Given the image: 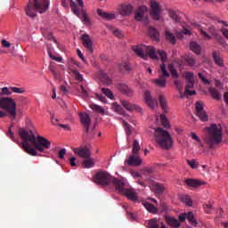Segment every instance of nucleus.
Returning <instances> with one entry per match:
<instances>
[{
    "label": "nucleus",
    "instance_id": "nucleus-21",
    "mask_svg": "<svg viewBox=\"0 0 228 228\" xmlns=\"http://www.w3.org/2000/svg\"><path fill=\"white\" fill-rule=\"evenodd\" d=\"M147 227L148 228H167V226H165V224H163V222L159 221L157 219H151L150 221H148Z\"/></svg>",
    "mask_w": 228,
    "mask_h": 228
},
{
    "label": "nucleus",
    "instance_id": "nucleus-13",
    "mask_svg": "<svg viewBox=\"0 0 228 228\" xmlns=\"http://www.w3.org/2000/svg\"><path fill=\"white\" fill-rule=\"evenodd\" d=\"M196 115L202 122H208V114L204 110V104L202 102H197L195 104Z\"/></svg>",
    "mask_w": 228,
    "mask_h": 228
},
{
    "label": "nucleus",
    "instance_id": "nucleus-3",
    "mask_svg": "<svg viewBox=\"0 0 228 228\" xmlns=\"http://www.w3.org/2000/svg\"><path fill=\"white\" fill-rule=\"evenodd\" d=\"M204 142L213 149L214 145H218L222 142V126L211 124L207 127V133L204 137Z\"/></svg>",
    "mask_w": 228,
    "mask_h": 228
},
{
    "label": "nucleus",
    "instance_id": "nucleus-27",
    "mask_svg": "<svg viewBox=\"0 0 228 228\" xmlns=\"http://www.w3.org/2000/svg\"><path fill=\"white\" fill-rule=\"evenodd\" d=\"M142 206H144L149 213H152L153 215H156V213H158V208L150 202L142 201Z\"/></svg>",
    "mask_w": 228,
    "mask_h": 228
},
{
    "label": "nucleus",
    "instance_id": "nucleus-58",
    "mask_svg": "<svg viewBox=\"0 0 228 228\" xmlns=\"http://www.w3.org/2000/svg\"><path fill=\"white\" fill-rule=\"evenodd\" d=\"M200 33L201 37H203V38H207L208 40H211V36H209V34H208V32H206L204 29L200 28Z\"/></svg>",
    "mask_w": 228,
    "mask_h": 228
},
{
    "label": "nucleus",
    "instance_id": "nucleus-18",
    "mask_svg": "<svg viewBox=\"0 0 228 228\" xmlns=\"http://www.w3.org/2000/svg\"><path fill=\"white\" fill-rule=\"evenodd\" d=\"M125 163H127L129 167H140L142 164V159H140V156L137 154H132L127 160L125 161Z\"/></svg>",
    "mask_w": 228,
    "mask_h": 228
},
{
    "label": "nucleus",
    "instance_id": "nucleus-49",
    "mask_svg": "<svg viewBox=\"0 0 228 228\" xmlns=\"http://www.w3.org/2000/svg\"><path fill=\"white\" fill-rule=\"evenodd\" d=\"M123 126L125 127L126 133L127 136H131L132 131H131V126L127 124V121L123 120Z\"/></svg>",
    "mask_w": 228,
    "mask_h": 228
},
{
    "label": "nucleus",
    "instance_id": "nucleus-32",
    "mask_svg": "<svg viewBox=\"0 0 228 228\" xmlns=\"http://www.w3.org/2000/svg\"><path fill=\"white\" fill-rule=\"evenodd\" d=\"M82 167H84V168H94V167H95V163L94 162V159L89 157L83 160Z\"/></svg>",
    "mask_w": 228,
    "mask_h": 228
},
{
    "label": "nucleus",
    "instance_id": "nucleus-33",
    "mask_svg": "<svg viewBox=\"0 0 228 228\" xmlns=\"http://www.w3.org/2000/svg\"><path fill=\"white\" fill-rule=\"evenodd\" d=\"M165 37L167 42H170V44L175 45V42H176L175 36H174V34H172L170 30H166Z\"/></svg>",
    "mask_w": 228,
    "mask_h": 228
},
{
    "label": "nucleus",
    "instance_id": "nucleus-5",
    "mask_svg": "<svg viewBox=\"0 0 228 228\" xmlns=\"http://www.w3.org/2000/svg\"><path fill=\"white\" fill-rule=\"evenodd\" d=\"M94 179L96 184H100L101 186H108L109 188L114 186L115 190L121 181V179L111 176V175L106 171H100L96 173Z\"/></svg>",
    "mask_w": 228,
    "mask_h": 228
},
{
    "label": "nucleus",
    "instance_id": "nucleus-50",
    "mask_svg": "<svg viewBox=\"0 0 228 228\" xmlns=\"http://www.w3.org/2000/svg\"><path fill=\"white\" fill-rule=\"evenodd\" d=\"M198 76H199L200 81H202L203 85H206V86L211 85V83L209 82V80H208V79L206 78V76L204 75V73H198Z\"/></svg>",
    "mask_w": 228,
    "mask_h": 228
},
{
    "label": "nucleus",
    "instance_id": "nucleus-14",
    "mask_svg": "<svg viewBox=\"0 0 228 228\" xmlns=\"http://www.w3.org/2000/svg\"><path fill=\"white\" fill-rule=\"evenodd\" d=\"M73 152L79 156V158H83L84 159H88L92 156V152L90 151V149L87 147H78V148H74Z\"/></svg>",
    "mask_w": 228,
    "mask_h": 228
},
{
    "label": "nucleus",
    "instance_id": "nucleus-23",
    "mask_svg": "<svg viewBox=\"0 0 228 228\" xmlns=\"http://www.w3.org/2000/svg\"><path fill=\"white\" fill-rule=\"evenodd\" d=\"M97 13L100 17L105 19V20H113V19H116L115 13L106 12L101 9L97 10Z\"/></svg>",
    "mask_w": 228,
    "mask_h": 228
},
{
    "label": "nucleus",
    "instance_id": "nucleus-15",
    "mask_svg": "<svg viewBox=\"0 0 228 228\" xmlns=\"http://www.w3.org/2000/svg\"><path fill=\"white\" fill-rule=\"evenodd\" d=\"M79 117L81 124H83L86 129L85 131L86 134H88V133H90V124H92V118H90V115L87 113H79Z\"/></svg>",
    "mask_w": 228,
    "mask_h": 228
},
{
    "label": "nucleus",
    "instance_id": "nucleus-57",
    "mask_svg": "<svg viewBox=\"0 0 228 228\" xmlns=\"http://www.w3.org/2000/svg\"><path fill=\"white\" fill-rule=\"evenodd\" d=\"M12 90L14 92V94H24V92H26L24 87H12Z\"/></svg>",
    "mask_w": 228,
    "mask_h": 228
},
{
    "label": "nucleus",
    "instance_id": "nucleus-39",
    "mask_svg": "<svg viewBox=\"0 0 228 228\" xmlns=\"http://www.w3.org/2000/svg\"><path fill=\"white\" fill-rule=\"evenodd\" d=\"M78 92H79L80 95L82 97H84V99L88 98V96L90 95V92L85 86H80V89H78Z\"/></svg>",
    "mask_w": 228,
    "mask_h": 228
},
{
    "label": "nucleus",
    "instance_id": "nucleus-17",
    "mask_svg": "<svg viewBox=\"0 0 228 228\" xmlns=\"http://www.w3.org/2000/svg\"><path fill=\"white\" fill-rule=\"evenodd\" d=\"M96 77H98V79H100V81L102 83H103V85H113V79H111L108 74H106L105 72H103L102 70H100L96 73Z\"/></svg>",
    "mask_w": 228,
    "mask_h": 228
},
{
    "label": "nucleus",
    "instance_id": "nucleus-55",
    "mask_svg": "<svg viewBox=\"0 0 228 228\" xmlns=\"http://www.w3.org/2000/svg\"><path fill=\"white\" fill-rule=\"evenodd\" d=\"M151 174H154L152 167H146L142 170V175H151Z\"/></svg>",
    "mask_w": 228,
    "mask_h": 228
},
{
    "label": "nucleus",
    "instance_id": "nucleus-1",
    "mask_svg": "<svg viewBox=\"0 0 228 228\" xmlns=\"http://www.w3.org/2000/svg\"><path fill=\"white\" fill-rule=\"evenodd\" d=\"M19 134L22 140L21 147L29 156H42L38 152L51 149V142L41 135L37 137L33 130L20 128Z\"/></svg>",
    "mask_w": 228,
    "mask_h": 228
},
{
    "label": "nucleus",
    "instance_id": "nucleus-6",
    "mask_svg": "<svg viewBox=\"0 0 228 228\" xmlns=\"http://www.w3.org/2000/svg\"><path fill=\"white\" fill-rule=\"evenodd\" d=\"M155 140L157 143H159L161 149L164 151H168V149H172V145H174V141H172V136L167 130H164L161 127H158L155 129Z\"/></svg>",
    "mask_w": 228,
    "mask_h": 228
},
{
    "label": "nucleus",
    "instance_id": "nucleus-47",
    "mask_svg": "<svg viewBox=\"0 0 228 228\" xmlns=\"http://www.w3.org/2000/svg\"><path fill=\"white\" fill-rule=\"evenodd\" d=\"M160 120L164 127H170V123L168 122V119H167V116H165V114L160 115Z\"/></svg>",
    "mask_w": 228,
    "mask_h": 228
},
{
    "label": "nucleus",
    "instance_id": "nucleus-34",
    "mask_svg": "<svg viewBox=\"0 0 228 228\" xmlns=\"http://www.w3.org/2000/svg\"><path fill=\"white\" fill-rule=\"evenodd\" d=\"M190 48L192 50V53H195V54H200V45L197 42H191Z\"/></svg>",
    "mask_w": 228,
    "mask_h": 228
},
{
    "label": "nucleus",
    "instance_id": "nucleus-35",
    "mask_svg": "<svg viewBox=\"0 0 228 228\" xmlns=\"http://www.w3.org/2000/svg\"><path fill=\"white\" fill-rule=\"evenodd\" d=\"M152 190L158 195H161V193H163V191H165V186L163 184H159V183H154Z\"/></svg>",
    "mask_w": 228,
    "mask_h": 228
},
{
    "label": "nucleus",
    "instance_id": "nucleus-63",
    "mask_svg": "<svg viewBox=\"0 0 228 228\" xmlns=\"http://www.w3.org/2000/svg\"><path fill=\"white\" fill-rule=\"evenodd\" d=\"M65 154H67V150L65 148L59 151V158L60 159H63L65 158Z\"/></svg>",
    "mask_w": 228,
    "mask_h": 228
},
{
    "label": "nucleus",
    "instance_id": "nucleus-61",
    "mask_svg": "<svg viewBox=\"0 0 228 228\" xmlns=\"http://www.w3.org/2000/svg\"><path fill=\"white\" fill-rule=\"evenodd\" d=\"M203 208H204L206 213L209 214V213H211V209H213V205H211V204H204Z\"/></svg>",
    "mask_w": 228,
    "mask_h": 228
},
{
    "label": "nucleus",
    "instance_id": "nucleus-16",
    "mask_svg": "<svg viewBox=\"0 0 228 228\" xmlns=\"http://www.w3.org/2000/svg\"><path fill=\"white\" fill-rule=\"evenodd\" d=\"M143 99H144L147 106H149V108H151L153 110V108L158 106V100H156V98L152 97L150 91L144 92Z\"/></svg>",
    "mask_w": 228,
    "mask_h": 228
},
{
    "label": "nucleus",
    "instance_id": "nucleus-41",
    "mask_svg": "<svg viewBox=\"0 0 228 228\" xmlns=\"http://www.w3.org/2000/svg\"><path fill=\"white\" fill-rule=\"evenodd\" d=\"M140 152V142L138 140H134L133 143L132 154H138Z\"/></svg>",
    "mask_w": 228,
    "mask_h": 228
},
{
    "label": "nucleus",
    "instance_id": "nucleus-38",
    "mask_svg": "<svg viewBox=\"0 0 228 228\" xmlns=\"http://www.w3.org/2000/svg\"><path fill=\"white\" fill-rule=\"evenodd\" d=\"M186 218L189 220L190 224L192 225H197V219H195V216L193 215V212H188L186 214Z\"/></svg>",
    "mask_w": 228,
    "mask_h": 228
},
{
    "label": "nucleus",
    "instance_id": "nucleus-51",
    "mask_svg": "<svg viewBox=\"0 0 228 228\" xmlns=\"http://www.w3.org/2000/svg\"><path fill=\"white\" fill-rule=\"evenodd\" d=\"M58 94L60 95H67L69 94V88L66 86L58 87Z\"/></svg>",
    "mask_w": 228,
    "mask_h": 228
},
{
    "label": "nucleus",
    "instance_id": "nucleus-31",
    "mask_svg": "<svg viewBox=\"0 0 228 228\" xmlns=\"http://www.w3.org/2000/svg\"><path fill=\"white\" fill-rule=\"evenodd\" d=\"M150 37L156 42L159 41V32L153 27H150Z\"/></svg>",
    "mask_w": 228,
    "mask_h": 228
},
{
    "label": "nucleus",
    "instance_id": "nucleus-48",
    "mask_svg": "<svg viewBox=\"0 0 228 228\" xmlns=\"http://www.w3.org/2000/svg\"><path fill=\"white\" fill-rule=\"evenodd\" d=\"M12 87H3L0 92V95H12Z\"/></svg>",
    "mask_w": 228,
    "mask_h": 228
},
{
    "label": "nucleus",
    "instance_id": "nucleus-29",
    "mask_svg": "<svg viewBox=\"0 0 228 228\" xmlns=\"http://www.w3.org/2000/svg\"><path fill=\"white\" fill-rule=\"evenodd\" d=\"M185 184H187V186H191V188H199V186H202V183L200 181L193 179L185 180Z\"/></svg>",
    "mask_w": 228,
    "mask_h": 228
},
{
    "label": "nucleus",
    "instance_id": "nucleus-60",
    "mask_svg": "<svg viewBox=\"0 0 228 228\" xmlns=\"http://www.w3.org/2000/svg\"><path fill=\"white\" fill-rule=\"evenodd\" d=\"M48 55L52 60H54L55 61H59L61 62L62 61V58L61 57H56L54 55H53V53H51V51H48Z\"/></svg>",
    "mask_w": 228,
    "mask_h": 228
},
{
    "label": "nucleus",
    "instance_id": "nucleus-43",
    "mask_svg": "<svg viewBox=\"0 0 228 228\" xmlns=\"http://www.w3.org/2000/svg\"><path fill=\"white\" fill-rule=\"evenodd\" d=\"M102 94H104V95H106L109 99H114L115 95H113V92H111V90L103 87L102 88Z\"/></svg>",
    "mask_w": 228,
    "mask_h": 228
},
{
    "label": "nucleus",
    "instance_id": "nucleus-37",
    "mask_svg": "<svg viewBox=\"0 0 228 228\" xmlns=\"http://www.w3.org/2000/svg\"><path fill=\"white\" fill-rule=\"evenodd\" d=\"M112 110L118 115H124V110L122 109V106L117 102L112 103Z\"/></svg>",
    "mask_w": 228,
    "mask_h": 228
},
{
    "label": "nucleus",
    "instance_id": "nucleus-45",
    "mask_svg": "<svg viewBox=\"0 0 228 228\" xmlns=\"http://www.w3.org/2000/svg\"><path fill=\"white\" fill-rule=\"evenodd\" d=\"M82 22L87 26H90V18L88 17V14L85 12V11H82Z\"/></svg>",
    "mask_w": 228,
    "mask_h": 228
},
{
    "label": "nucleus",
    "instance_id": "nucleus-20",
    "mask_svg": "<svg viewBox=\"0 0 228 228\" xmlns=\"http://www.w3.org/2000/svg\"><path fill=\"white\" fill-rule=\"evenodd\" d=\"M212 58L217 67H224V56L220 53L214 51L212 53Z\"/></svg>",
    "mask_w": 228,
    "mask_h": 228
},
{
    "label": "nucleus",
    "instance_id": "nucleus-64",
    "mask_svg": "<svg viewBox=\"0 0 228 228\" xmlns=\"http://www.w3.org/2000/svg\"><path fill=\"white\" fill-rule=\"evenodd\" d=\"M74 15H77V17H79L80 13H79V7L77 5L76 7H74L73 9H71Z\"/></svg>",
    "mask_w": 228,
    "mask_h": 228
},
{
    "label": "nucleus",
    "instance_id": "nucleus-26",
    "mask_svg": "<svg viewBox=\"0 0 228 228\" xmlns=\"http://www.w3.org/2000/svg\"><path fill=\"white\" fill-rule=\"evenodd\" d=\"M166 221L170 225V227H181V223L175 217H166Z\"/></svg>",
    "mask_w": 228,
    "mask_h": 228
},
{
    "label": "nucleus",
    "instance_id": "nucleus-53",
    "mask_svg": "<svg viewBox=\"0 0 228 228\" xmlns=\"http://www.w3.org/2000/svg\"><path fill=\"white\" fill-rule=\"evenodd\" d=\"M185 61L190 65V67H193L195 65V60L191 56H185Z\"/></svg>",
    "mask_w": 228,
    "mask_h": 228
},
{
    "label": "nucleus",
    "instance_id": "nucleus-2",
    "mask_svg": "<svg viewBox=\"0 0 228 228\" xmlns=\"http://www.w3.org/2000/svg\"><path fill=\"white\" fill-rule=\"evenodd\" d=\"M133 51L137 54V56H140V58H142V60H147V58H151L152 60H158V54L159 58L161 59V61H167V53L163 50H159L156 53V49L153 48V46H147L145 45H139L133 47Z\"/></svg>",
    "mask_w": 228,
    "mask_h": 228
},
{
    "label": "nucleus",
    "instance_id": "nucleus-7",
    "mask_svg": "<svg viewBox=\"0 0 228 228\" xmlns=\"http://www.w3.org/2000/svg\"><path fill=\"white\" fill-rule=\"evenodd\" d=\"M116 191H118L121 195H125L126 199L132 200V202H138V194L134 191V189H127V183L126 179L121 178L120 183H118Z\"/></svg>",
    "mask_w": 228,
    "mask_h": 228
},
{
    "label": "nucleus",
    "instance_id": "nucleus-62",
    "mask_svg": "<svg viewBox=\"0 0 228 228\" xmlns=\"http://www.w3.org/2000/svg\"><path fill=\"white\" fill-rule=\"evenodd\" d=\"M2 47H4L5 49H10L12 44L10 42L6 41V39H3L2 42Z\"/></svg>",
    "mask_w": 228,
    "mask_h": 228
},
{
    "label": "nucleus",
    "instance_id": "nucleus-52",
    "mask_svg": "<svg viewBox=\"0 0 228 228\" xmlns=\"http://www.w3.org/2000/svg\"><path fill=\"white\" fill-rule=\"evenodd\" d=\"M112 31H113V35L118 38H124V32L122 30L115 28V29H112Z\"/></svg>",
    "mask_w": 228,
    "mask_h": 228
},
{
    "label": "nucleus",
    "instance_id": "nucleus-56",
    "mask_svg": "<svg viewBox=\"0 0 228 228\" xmlns=\"http://www.w3.org/2000/svg\"><path fill=\"white\" fill-rule=\"evenodd\" d=\"M73 74H74V76H75L77 81H83V75H81V74L79 73V71H77V70H73Z\"/></svg>",
    "mask_w": 228,
    "mask_h": 228
},
{
    "label": "nucleus",
    "instance_id": "nucleus-4",
    "mask_svg": "<svg viewBox=\"0 0 228 228\" xmlns=\"http://www.w3.org/2000/svg\"><path fill=\"white\" fill-rule=\"evenodd\" d=\"M49 8V0H29L26 8V13L28 17L34 19L37 12L45 13Z\"/></svg>",
    "mask_w": 228,
    "mask_h": 228
},
{
    "label": "nucleus",
    "instance_id": "nucleus-42",
    "mask_svg": "<svg viewBox=\"0 0 228 228\" xmlns=\"http://www.w3.org/2000/svg\"><path fill=\"white\" fill-rule=\"evenodd\" d=\"M169 70L173 79H177L179 77V73H177V70L175 69V68H174L172 64H169Z\"/></svg>",
    "mask_w": 228,
    "mask_h": 228
},
{
    "label": "nucleus",
    "instance_id": "nucleus-11",
    "mask_svg": "<svg viewBox=\"0 0 228 228\" xmlns=\"http://www.w3.org/2000/svg\"><path fill=\"white\" fill-rule=\"evenodd\" d=\"M160 70L162 75L159 78L155 79V85H158L159 86H165V85H167V77H170V73L167 71V66L165 63L160 65Z\"/></svg>",
    "mask_w": 228,
    "mask_h": 228
},
{
    "label": "nucleus",
    "instance_id": "nucleus-8",
    "mask_svg": "<svg viewBox=\"0 0 228 228\" xmlns=\"http://www.w3.org/2000/svg\"><path fill=\"white\" fill-rule=\"evenodd\" d=\"M0 108L1 110H5L8 111L9 115L15 118L17 115V104H15V101L9 97H2L0 98Z\"/></svg>",
    "mask_w": 228,
    "mask_h": 228
},
{
    "label": "nucleus",
    "instance_id": "nucleus-36",
    "mask_svg": "<svg viewBox=\"0 0 228 228\" xmlns=\"http://www.w3.org/2000/svg\"><path fill=\"white\" fill-rule=\"evenodd\" d=\"M121 106L127 110L128 111H133V108L134 107V104H131L127 100H120Z\"/></svg>",
    "mask_w": 228,
    "mask_h": 228
},
{
    "label": "nucleus",
    "instance_id": "nucleus-28",
    "mask_svg": "<svg viewBox=\"0 0 228 228\" xmlns=\"http://www.w3.org/2000/svg\"><path fill=\"white\" fill-rule=\"evenodd\" d=\"M210 95L213 97V99H216V101H220L222 99V95L218 92V90L215 87H208V88Z\"/></svg>",
    "mask_w": 228,
    "mask_h": 228
},
{
    "label": "nucleus",
    "instance_id": "nucleus-12",
    "mask_svg": "<svg viewBox=\"0 0 228 228\" xmlns=\"http://www.w3.org/2000/svg\"><path fill=\"white\" fill-rule=\"evenodd\" d=\"M81 40L85 49H86L87 54H92V53H94V41L92 40V37H90V35L83 34L81 36Z\"/></svg>",
    "mask_w": 228,
    "mask_h": 228
},
{
    "label": "nucleus",
    "instance_id": "nucleus-54",
    "mask_svg": "<svg viewBox=\"0 0 228 228\" xmlns=\"http://www.w3.org/2000/svg\"><path fill=\"white\" fill-rule=\"evenodd\" d=\"M120 70H125L126 72H129L131 70V65L128 62H124L120 66Z\"/></svg>",
    "mask_w": 228,
    "mask_h": 228
},
{
    "label": "nucleus",
    "instance_id": "nucleus-9",
    "mask_svg": "<svg viewBox=\"0 0 228 228\" xmlns=\"http://www.w3.org/2000/svg\"><path fill=\"white\" fill-rule=\"evenodd\" d=\"M161 12H163V9H161V5L154 0L151 1V12L150 15L153 20H162L163 18H161Z\"/></svg>",
    "mask_w": 228,
    "mask_h": 228
},
{
    "label": "nucleus",
    "instance_id": "nucleus-10",
    "mask_svg": "<svg viewBox=\"0 0 228 228\" xmlns=\"http://www.w3.org/2000/svg\"><path fill=\"white\" fill-rule=\"evenodd\" d=\"M148 12L149 9L147 6H140L136 11H135V15L134 19L138 22H142V20H144L145 24H149V16H148Z\"/></svg>",
    "mask_w": 228,
    "mask_h": 228
},
{
    "label": "nucleus",
    "instance_id": "nucleus-22",
    "mask_svg": "<svg viewBox=\"0 0 228 228\" xmlns=\"http://www.w3.org/2000/svg\"><path fill=\"white\" fill-rule=\"evenodd\" d=\"M134 8L131 6V4H122L119 9V13L123 16L131 15L133 13Z\"/></svg>",
    "mask_w": 228,
    "mask_h": 228
},
{
    "label": "nucleus",
    "instance_id": "nucleus-59",
    "mask_svg": "<svg viewBox=\"0 0 228 228\" xmlns=\"http://www.w3.org/2000/svg\"><path fill=\"white\" fill-rule=\"evenodd\" d=\"M191 138L195 140V142H199L200 145L202 147V142L200 141V137H199L195 133H191Z\"/></svg>",
    "mask_w": 228,
    "mask_h": 228
},
{
    "label": "nucleus",
    "instance_id": "nucleus-19",
    "mask_svg": "<svg viewBox=\"0 0 228 228\" xmlns=\"http://www.w3.org/2000/svg\"><path fill=\"white\" fill-rule=\"evenodd\" d=\"M179 92V98L184 99V97H191V95H195V90L191 89L192 87H185L184 92L183 93V87H177Z\"/></svg>",
    "mask_w": 228,
    "mask_h": 228
},
{
    "label": "nucleus",
    "instance_id": "nucleus-30",
    "mask_svg": "<svg viewBox=\"0 0 228 228\" xmlns=\"http://www.w3.org/2000/svg\"><path fill=\"white\" fill-rule=\"evenodd\" d=\"M159 101L164 113H168V106L167 104V100L165 99V96H163V94H159Z\"/></svg>",
    "mask_w": 228,
    "mask_h": 228
},
{
    "label": "nucleus",
    "instance_id": "nucleus-25",
    "mask_svg": "<svg viewBox=\"0 0 228 228\" xmlns=\"http://www.w3.org/2000/svg\"><path fill=\"white\" fill-rule=\"evenodd\" d=\"M185 81L189 85V86H194L195 85V77H193V73L185 72L184 74Z\"/></svg>",
    "mask_w": 228,
    "mask_h": 228
},
{
    "label": "nucleus",
    "instance_id": "nucleus-46",
    "mask_svg": "<svg viewBox=\"0 0 228 228\" xmlns=\"http://www.w3.org/2000/svg\"><path fill=\"white\" fill-rule=\"evenodd\" d=\"M169 17H171L173 19V20H175V22H179V20H181L179 14H177V12H175V11H170Z\"/></svg>",
    "mask_w": 228,
    "mask_h": 228
},
{
    "label": "nucleus",
    "instance_id": "nucleus-44",
    "mask_svg": "<svg viewBox=\"0 0 228 228\" xmlns=\"http://www.w3.org/2000/svg\"><path fill=\"white\" fill-rule=\"evenodd\" d=\"M181 200L183 202V204H186V206H191L193 204V201L191 199H190V196H182Z\"/></svg>",
    "mask_w": 228,
    "mask_h": 228
},
{
    "label": "nucleus",
    "instance_id": "nucleus-24",
    "mask_svg": "<svg viewBox=\"0 0 228 228\" xmlns=\"http://www.w3.org/2000/svg\"><path fill=\"white\" fill-rule=\"evenodd\" d=\"M118 90L123 95H126V97H133L134 95V91L129 86H120Z\"/></svg>",
    "mask_w": 228,
    "mask_h": 228
},
{
    "label": "nucleus",
    "instance_id": "nucleus-40",
    "mask_svg": "<svg viewBox=\"0 0 228 228\" xmlns=\"http://www.w3.org/2000/svg\"><path fill=\"white\" fill-rule=\"evenodd\" d=\"M91 110L94 111H96L97 113H101L102 115H104V109L97 104L92 103L90 105Z\"/></svg>",
    "mask_w": 228,
    "mask_h": 228
}]
</instances>
